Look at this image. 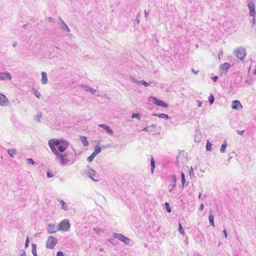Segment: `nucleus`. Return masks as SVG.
<instances>
[{"label": "nucleus", "instance_id": "52", "mask_svg": "<svg viewBox=\"0 0 256 256\" xmlns=\"http://www.w3.org/2000/svg\"><path fill=\"white\" fill-rule=\"evenodd\" d=\"M212 79L214 80V82H216L218 79V77L217 76H214L212 77Z\"/></svg>", "mask_w": 256, "mask_h": 256}, {"label": "nucleus", "instance_id": "22", "mask_svg": "<svg viewBox=\"0 0 256 256\" xmlns=\"http://www.w3.org/2000/svg\"><path fill=\"white\" fill-rule=\"evenodd\" d=\"M227 146H228V142L226 140H225L224 142V143L221 146V147L220 148V152L222 153L224 152L226 150Z\"/></svg>", "mask_w": 256, "mask_h": 256}, {"label": "nucleus", "instance_id": "41", "mask_svg": "<svg viewBox=\"0 0 256 256\" xmlns=\"http://www.w3.org/2000/svg\"><path fill=\"white\" fill-rule=\"evenodd\" d=\"M130 80L132 81V82L136 83V84H140L138 82H140V80H138L134 78H130Z\"/></svg>", "mask_w": 256, "mask_h": 256}, {"label": "nucleus", "instance_id": "12", "mask_svg": "<svg viewBox=\"0 0 256 256\" xmlns=\"http://www.w3.org/2000/svg\"><path fill=\"white\" fill-rule=\"evenodd\" d=\"M230 67L228 62H225L220 66V71L222 73H226Z\"/></svg>", "mask_w": 256, "mask_h": 256}, {"label": "nucleus", "instance_id": "51", "mask_svg": "<svg viewBox=\"0 0 256 256\" xmlns=\"http://www.w3.org/2000/svg\"><path fill=\"white\" fill-rule=\"evenodd\" d=\"M237 133L238 134H240V135H242L244 132V130H238L236 131Z\"/></svg>", "mask_w": 256, "mask_h": 256}, {"label": "nucleus", "instance_id": "61", "mask_svg": "<svg viewBox=\"0 0 256 256\" xmlns=\"http://www.w3.org/2000/svg\"><path fill=\"white\" fill-rule=\"evenodd\" d=\"M202 196V194L200 192L198 194V198H200Z\"/></svg>", "mask_w": 256, "mask_h": 256}, {"label": "nucleus", "instance_id": "31", "mask_svg": "<svg viewBox=\"0 0 256 256\" xmlns=\"http://www.w3.org/2000/svg\"><path fill=\"white\" fill-rule=\"evenodd\" d=\"M212 146V143L209 140H208L206 142V150L210 151L211 150Z\"/></svg>", "mask_w": 256, "mask_h": 256}, {"label": "nucleus", "instance_id": "2", "mask_svg": "<svg viewBox=\"0 0 256 256\" xmlns=\"http://www.w3.org/2000/svg\"><path fill=\"white\" fill-rule=\"evenodd\" d=\"M86 174L88 175V176L94 182H98L100 180L99 174L90 166L87 167Z\"/></svg>", "mask_w": 256, "mask_h": 256}, {"label": "nucleus", "instance_id": "37", "mask_svg": "<svg viewBox=\"0 0 256 256\" xmlns=\"http://www.w3.org/2000/svg\"><path fill=\"white\" fill-rule=\"evenodd\" d=\"M166 208L168 212H171V208H170L169 204L168 202L165 203Z\"/></svg>", "mask_w": 256, "mask_h": 256}, {"label": "nucleus", "instance_id": "60", "mask_svg": "<svg viewBox=\"0 0 256 256\" xmlns=\"http://www.w3.org/2000/svg\"><path fill=\"white\" fill-rule=\"evenodd\" d=\"M201 106H202V102H199L198 104V106L200 107Z\"/></svg>", "mask_w": 256, "mask_h": 256}, {"label": "nucleus", "instance_id": "15", "mask_svg": "<svg viewBox=\"0 0 256 256\" xmlns=\"http://www.w3.org/2000/svg\"><path fill=\"white\" fill-rule=\"evenodd\" d=\"M232 108L233 109L239 110L242 108V106L238 100H235L232 102Z\"/></svg>", "mask_w": 256, "mask_h": 256}, {"label": "nucleus", "instance_id": "33", "mask_svg": "<svg viewBox=\"0 0 256 256\" xmlns=\"http://www.w3.org/2000/svg\"><path fill=\"white\" fill-rule=\"evenodd\" d=\"M189 174L190 178H192L194 176V170L192 167H190V170H189Z\"/></svg>", "mask_w": 256, "mask_h": 256}, {"label": "nucleus", "instance_id": "39", "mask_svg": "<svg viewBox=\"0 0 256 256\" xmlns=\"http://www.w3.org/2000/svg\"><path fill=\"white\" fill-rule=\"evenodd\" d=\"M253 18L252 20H250V22L252 23V26H253L256 23V18H255V16H256V15L254 16H252Z\"/></svg>", "mask_w": 256, "mask_h": 256}, {"label": "nucleus", "instance_id": "34", "mask_svg": "<svg viewBox=\"0 0 256 256\" xmlns=\"http://www.w3.org/2000/svg\"><path fill=\"white\" fill-rule=\"evenodd\" d=\"M214 100V98L212 94H210L208 97V101L210 104H213Z\"/></svg>", "mask_w": 256, "mask_h": 256}, {"label": "nucleus", "instance_id": "17", "mask_svg": "<svg viewBox=\"0 0 256 256\" xmlns=\"http://www.w3.org/2000/svg\"><path fill=\"white\" fill-rule=\"evenodd\" d=\"M41 74H42V84H45L48 82L47 74L44 72H42Z\"/></svg>", "mask_w": 256, "mask_h": 256}, {"label": "nucleus", "instance_id": "29", "mask_svg": "<svg viewBox=\"0 0 256 256\" xmlns=\"http://www.w3.org/2000/svg\"><path fill=\"white\" fill-rule=\"evenodd\" d=\"M178 232L181 234H184V232L182 228V226L181 223L179 222H178Z\"/></svg>", "mask_w": 256, "mask_h": 256}, {"label": "nucleus", "instance_id": "7", "mask_svg": "<svg viewBox=\"0 0 256 256\" xmlns=\"http://www.w3.org/2000/svg\"><path fill=\"white\" fill-rule=\"evenodd\" d=\"M58 226L60 230L67 232L70 229V224L68 220H62L60 223L58 224Z\"/></svg>", "mask_w": 256, "mask_h": 256}, {"label": "nucleus", "instance_id": "62", "mask_svg": "<svg viewBox=\"0 0 256 256\" xmlns=\"http://www.w3.org/2000/svg\"><path fill=\"white\" fill-rule=\"evenodd\" d=\"M26 26H27V24H24V25H23L22 27H23L24 28H25Z\"/></svg>", "mask_w": 256, "mask_h": 256}, {"label": "nucleus", "instance_id": "42", "mask_svg": "<svg viewBox=\"0 0 256 256\" xmlns=\"http://www.w3.org/2000/svg\"><path fill=\"white\" fill-rule=\"evenodd\" d=\"M150 127H152V128H154V124H152V125L151 126H150L144 128L143 129V130H144V131H145V132H148V130H149V128H150Z\"/></svg>", "mask_w": 256, "mask_h": 256}, {"label": "nucleus", "instance_id": "54", "mask_svg": "<svg viewBox=\"0 0 256 256\" xmlns=\"http://www.w3.org/2000/svg\"><path fill=\"white\" fill-rule=\"evenodd\" d=\"M222 232H223V234L224 235V237L226 238H227V232H226V230H224Z\"/></svg>", "mask_w": 256, "mask_h": 256}, {"label": "nucleus", "instance_id": "44", "mask_svg": "<svg viewBox=\"0 0 256 256\" xmlns=\"http://www.w3.org/2000/svg\"><path fill=\"white\" fill-rule=\"evenodd\" d=\"M173 178H174V183L171 184V185H172L173 187H174L176 186V178L175 176H173Z\"/></svg>", "mask_w": 256, "mask_h": 256}, {"label": "nucleus", "instance_id": "46", "mask_svg": "<svg viewBox=\"0 0 256 256\" xmlns=\"http://www.w3.org/2000/svg\"><path fill=\"white\" fill-rule=\"evenodd\" d=\"M173 178H174V183L171 184V185H172L173 187H174L176 186V178L175 176H173Z\"/></svg>", "mask_w": 256, "mask_h": 256}, {"label": "nucleus", "instance_id": "56", "mask_svg": "<svg viewBox=\"0 0 256 256\" xmlns=\"http://www.w3.org/2000/svg\"><path fill=\"white\" fill-rule=\"evenodd\" d=\"M204 208V204H202L200 206V210L202 211L203 210Z\"/></svg>", "mask_w": 256, "mask_h": 256}, {"label": "nucleus", "instance_id": "49", "mask_svg": "<svg viewBox=\"0 0 256 256\" xmlns=\"http://www.w3.org/2000/svg\"><path fill=\"white\" fill-rule=\"evenodd\" d=\"M192 72L195 74H198L199 70H196L194 68H192Z\"/></svg>", "mask_w": 256, "mask_h": 256}, {"label": "nucleus", "instance_id": "50", "mask_svg": "<svg viewBox=\"0 0 256 256\" xmlns=\"http://www.w3.org/2000/svg\"><path fill=\"white\" fill-rule=\"evenodd\" d=\"M56 256H64V254L62 252H58Z\"/></svg>", "mask_w": 256, "mask_h": 256}, {"label": "nucleus", "instance_id": "3", "mask_svg": "<svg viewBox=\"0 0 256 256\" xmlns=\"http://www.w3.org/2000/svg\"><path fill=\"white\" fill-rule=\"evenodd\" d=\"M234 54L240 60L244 58L246 55V50L242 46H239L234 50Z\"/></svg>", "mask_w": 256, "mask_h": 256}, {"label": "nucleus", "instance_id": "14", "mask_svg": "<svg viewBox=\"0 0 256 256\" xmlns=\"http://www.w3.org/2000/svg\"><path fill=\"white\" fill-rule=\"evenodd\" d=\"M98 126L104 129L109 134L112 135L114 134L113 130L110 128L106 124H100Z\"/></svg>", "mask_w": 256, "mask_h": 256}, {"label": "nucleus", "instance_id": "10", "mask_svg": "<svg viewBox=\"0 0 256 256\" xmlns=\"http://www.w3.org/2000/svg\"><path fill=\"white\" fill-rule=\"evenodd\" d=\"M12 76L10 72H0V80H11Z\"/></svg>", "mask_w": 256, "mask_h": 256}, {"label": "nucleus", "instance_id": "19", "mask_svg": "<svg viewBox=\"0 0 256 256\" xmlns=\"http://www.w3.org/2000/svg\"><path fill=\"white\" fill-rule=\"evenodd\" d=\"M208 220L211 226H214V217L212 214V210H210V214L208 216Z\"/></svg>", "mask_w": 256, "mask_h": 256}, {"label": "nucleus", "instance_id": "45", "mask_svg": "<svg viewBox=\"0 0 256 256\" xmlns=\"http://www.w3.org/2000/svg\"><path fill=\"white\" fill-rule=\"evenodd\" d=\"M173 178H174V183L171 184V185H172L173 187H174L176 186V178L175 176H173Z\"/></svg>", "mask_w": 256, "mask_h": 256}, {"label": "nucleus", "instance_id": "47", "mask_svg": "<svg viewBox=\"0 0 256 256\" xmlns=\"http://www.w3.org/2000/svg\"><path fill=\"white\" fill-rule=\"evenodd\" d=\"M139 16H140V14L136 16V22L138 24H139L140 22Z\"/></svg>", "mask_w": 256, "mask_h": 256}, {"label": "nucleus", "instance_id": "24", "mask_svg": "<svg viewBox=\"0 0 256 256\" xmlns=\"http://www.w3.org/2000/svg\"><path fill=\"white\" fill-rule=\"evenodd\" d=\"M32 251L34 256H38L36 253V244H32Z\"/></svg>", "mask_w": 256, "mask_h": 256}, {"label": "nucleus", "instance_id": "58", "mask_svg": "<svg viewBox=\"0 0 256 256\" xmlns=\"http://www.w3.org/2000/svg\"><path fill=\"white\" fill-rule=\"evenodd\" d=\"M20 256H26L25 251H23L20 254Z\"/></svg>", "mask_w": 256, "mask_h": 256}, {"label": "nucleus", "instance_id": "35", "mask_svg": "<svg viewBox=\"0 0 256 256\" xmlns=\"http://www.w3.org/2000/svg\"><path fill=\"white\" fill-rule=\"evenodd\" d=\"M140 84L144 85V86L147 87L150 86V84L146 82L144 80H140V82H138Z\"/></svg>", "mask_w": 256, "mask_h": 256}, {"label": "nucleus", "instance_id": "28", "mask_svg": "<svg viewBox=\"0 0 256 256\" xmlns=\"http://www.w3.org/2000/svg\"><path fill=\"white\" fill-rule=\"evenodd\" d=\"M42 118V113L41 112H38V114L34 116V119L38 122H40V120Z\"/></svg>", "mask_w": 256, "mask_h": 256}, {"label": "nucleus", "instance_id": "63", "mask_svg": "<svg viewBox=\"0 0 256 256\" xmlns=\"http://www.w3.org/2000/svg\"><path fill=\"white\" fill-rule=\"evenodd\" d=\"M114 239H112L110 240V242L112 243V241H114Z\"/></svg>", "mask_w": 256, "mask_h": 256}, {"label": "nucleus", "instance_id": "53", "mask_svg": "<svg viewBox=\"0 0 256 256\" xmlns=\"http://www.w3.org/2000/svg\"><path fill=\"white\" fill-rule=\"evenodd\" d=\"M181 180H182V186H184V184H185V182H186L185 178H181Z\"/></svg>", "mask_w": 256, "mask_h": 256}, {"label": "nucleus", "instance_id": "23", "mask_svg": "<svg viewBox=\"0 0 256 256\" xmlns=\"http://www.w3.org/2000/svg\"><path fill=\"white\" fill-rule=\"evenodd\" d=\"M152 115L158 116L159 118H164L165 120H167L169 118L167 114H152Z\"/></svg>", "mask_w": 256, "mask_h": 256}, {"label": "nucleus", "instance_id": "26", "mask_svg": "<svg viewBox=\"0 0 256 256\" xmlns=\"http://www.w3.org/2000/svg\"><path fill=\"white\" fill-rule=\"evenodd\" d=\"M102 150V148L98 146H96L95 148L94 152H92L94 155L96 156L98 155L99 153Z\"/></svg>", "mask_w": 256, "mask_h": 256}, {"label": "nucleus", "instance_id": "36", "mask_svg": "<svg viewBox=\"0 0 256 256\" xmlns=\"http://www.w3.org/2000/svg\"><path fill=\"white\" fill-rule=\"evenodd\" d=\"M34 96L38 98H40L41 96L40 93L38 90H34Z\"/></svg>", "mask_w": 256, "mask_h": 256}, {"label": "nucleus", "instance_id": "1", "mask_svg": "<svg viewBox=\"0 0 256 256\" xmlns=\"http://www.w3.org/2000/svg\"><path fill=\"white\" fill-rule=\"evenodd\" d=\"M48 144L52 152L60 158V164L62 166H64L70 162V160L66 158V155L62 154L68 146V141L63 139L52 138L48 140Z\"/></svg>", "mask_w": 256, "mask_h": 256}, {"label": "nucleus", "instance_id": "59", "mask_svg": "<svg viewBox=\"0 0 256 256\" xmlns=\"http://www.w3.org/2000/svg\"><path fill=\"white\" fill-rule=\"evenodd\" d=\"M16 46H17V42H15L13 44V45H12V46H13L14 47H16Z\"/></svg>", "mask_w": 256, "mask_h": 256}, {"label": "nucleus", "instance_id": "43", "mask_svg": "<svg viewBox=\"0 0 256 256\" xmlns=\"http://www.w3.org/2000/svg\"><path fill=\"white\" fill-rule=\"evenodd\" d=\"M54 176V174L50 172H47V177L48 178H52Z\"/></svg>", "mask_w": 256, "mask_h": 256}, {"label": "nucleus", "instance_id": "20", "mask_svg": "<svg viewBox=\"0 0 256 256\" xmlns=\"http://www.w3.org/2000/svg\"><path fill=\"white\" fill-rule=\"evenodd\" d=\"M80 140L84 146H88V142L87 140V138L84 136H81L80 137Z\"/></svg>", "mask_w": 256, "mask_h": 256}, {"label": "nucleus", "instance_id": "6", "mask_svg": "<svg viewBox=\"0 0 256 256\" xmlns=\"http://www.w3.org/2000/svg\"><path fill=\"white\" fill-rule=\"evenodd\" d=\"M148 100L150 102H151L157 106H160L164 108H167L168 107V105L166 104V102H164V101L160 100H158L154 97H150L149 98Z\"/></svg>", "mask_w": 256, "mask_h": 256}, {"label": "nucleus", "instance_id": "57", "mask_svg": "<svg viewBox=\"0 0 256 256\" xmlns=\"http://www.w3.org/2000/svg\"><path fill=\"white\" fill-rule=\"evenodd\" d=\"M180 176H181V178H185L184 173L182 172H181Z\"/></svg>", "mask_w": 256, "mask_h": 256}, {"label": "nucleus", "instance_id": "30", "mask_svg": "<svg viewBox=\"0 0 256 256\" xmlns=\"http://www.w3.org/2000/svg\"><path fill=\"white\" fill-rule=\"evenodd\" d=\"M94 231L96 232L98 234H101L103 233V230L98 228H94Z\"/></svg>", "mask_w": 256, "mask_h": 256}, {"label": "nucleus", "instance_id": "16", "mask_svg": "<svg viewBox=\"0 0 256 256\" xmlns=\"http://www.w3.org/2000/svg\"><path fill=\"white\" fill-rule=\"evenodd\" d=\"M59 20H60L61 24H62V26H61V29L62 30H64L67 32H70V30L68 26L64 22V21L62 19V18H59Z\"/></svg>", "mask_w": 256, "mask_h": 256}, {"label": "nucleus", "instance_id": "25", "mask_svg": "<svg viewBox=\"0 0 256 256\" xmlns=\"http://www.w3.org/2000/svg\"><path fill=\"white\" fill-rule=\"evenodd\" d=\"M150 166H151L150 170H151L152 173H153L154 170L155 168V162L154 160V158L152 156H151V158H150Z\"/></svg>", "mask_w": 256, "mask_h": 256}, {"label": "nucleus", "instance_id": "13", "mask_svg": "<svg viewBox=\"0 0 256 256\" xmlns=\"http://www.w3.org/2000/svg\"><path fill=\"white\" fill-rule=\"evenodd\" d=\"M81 87L84 90H85L86 92H90L93 94H95V92H96V90L94 89L93 88L90 87L88 85L82 84L81 86Z\"/></svg>", "mask_w": 256, "mask_h": 256}, {"label": "nucleus", "instance_id": "55", "mask_svg": "<svg viewBox=\"0 0 256 256\" xmlns=\"http://www.w3.org/2000/svg\"><path fill=\"white\" fill-rule=\"evenodd\" d=\"M144 12L145 16L146 17L149 14V11L148 10H144Z\"/></svg>", "mask_w": 256, "mask_h": 256}, {"label": "nucleus", "instance_id": "18", "mask_svg": "<svg viewBox=\"0 0 256 256\" xmlns=\"http://www.w3.org/2000/svg\"><path fill=\"white\" fill-rule=\"evenodd\" d=\"M202 138L201 134L199 130H196L194 134V140L196 142H198Z\"/></svg>", "mask_w": 256, "mask_h": 256}, {"label": "nucleus", "instance_id": "27", "mask_svg": "<svg viewBox=\"0 0 256 256\" xmlns=\"http://www.w3.org/2000/svg\"><path fill=\"white\" fill-rule=\"evenodd\" d=\"M8 153L11 157L13 158L16 153V150L14 149L8 150Z\"/></svg>", "mask_w": 256, "mask_h": 256}, {"label": "nucleus", "instance_id": "38", "mask_svg": "<svg viewBox=\"0 0 256 256\" xmlns=\"http://www.w3.org/2000/svg\"><path fill=\"white\" fill-rule=\"evenodd\" d=\"M27 162H28V164H34V162L33 160L31 158H28L27 159Z\"/></svg>", "mask_w": 256, "mask_h": 256}, {"label": "nucleus", "instance_id": "5", "mask_svg": "<svg viewBox=\"0 0 256 256\" xmlns=\"http://www.w3.org/2000/svg\"><path fill=\"white\" fill-rule=\"evenodd\" d=\"M113 236L114 238L122 241L126 244H129L132 240L121 234L114 232Z\"/></svg>", "mask_w": 256, "mask_h": 256}, {"label": "nucleus", "instance_id": "4", "mask_svg": "<svg viewBox=\"0 0 256 256\" xmlns=\"http://www.w3.org/2000/svg\"><path fill=\"white\" fill-rule=\"evenodd\" d=\"M58 239L53 236H50L48 238L46 244V247L47 248L52 249L58 243Z\"/></svg>", "mask_w": 256, "mask_h": 256}, {"label": "nucleus", "instance_id": "48", "mask_svg": "<svg viewBox=\"0 0 256 256\" xmlns=\"http://www.w3.org/2000/svg\"><path fill=\"white\" fill-rule=\"evenodd\" d=\"M28 244H29V238L28 237L26 240V243H25V246H26V248L28 247Z\"/></svg>", "mask_w": 256, "mask_h": 256}, {"label": "nucleus", "instance_id": "8", "mask_svg": "<svg viewBox=\"0 0 256 256\" xmlns=\"http://www.w3.org/2000/svg\"><path fill=\"white\" fill-rule=\"evenodd\" d=\"M248 6L250 10L249 14L250 16H254L256 14L254 3L253 0H247Z\"/></svg>", "mask_w": 256, "mask_h": 256}, {"label": "nucleus", "instance_id": "11", "mask_svg": "<svg viewBox=\"0 0 256 256\" xmlns=\"http://www.w3.org/2000/svg\"><path fill=\"white\" fill-rule=\"evenodd\" d=\"M9 102L6 96L0 94V105L3 106H7Z\"/></svg>", "mask_w": 256, "mask_h": 256}, {"label": "nucleus", "instance_id": "64", "mask_svg": "<svg viewBox=\"0 0 256 256\" xmlns=\"http://www.w3.org/2000/svg\"><path fill=\"white\" fill-rule=\"evenodd\" d=\"M254 74H256V68L254 70Z\"/></svg>", "mask_w": 256, "mask_h": 256}, {"label": "nucleus", "instance_id": "9", "mask_svg": "<svg viewBox=\"0 0 256 256\" xmlns=\"http://www.w3.org/2000/svg\"><path fill=\"white\" fill-rule=\"evenodd\" d=\"M47 230L48 233L50 234H54L58 231H60L58 224L57 225L52 224H48V226Z\"/></svg>", "mask_w": 256, "mask_h": 256}, {"label": "nucleus", "instance_id": "32", "mask_svg": "<svg viewBox=\"0 0 256 256\" xmlns=\"http://www.w3.org/2000/svg\"><path fill=\"white\" fill-rule=\"evenodd\" d=\"M96 156L94 155V154L93 153H92L91 154V155L90 156H89L87 158V160L89 162H92L93 160L94 159V157Z\"/></svg>", "mask_w": 256, "mask_h": 256}, {"label": "nucleus", "instance_id": "40", "mask_svg": "<svg viewBox=\"0 0 256 256\" xmlns=\"http://www.w3.org/2000/svg\"><path fill=\"white\" fill-rule=\"evenodd\" d=\"M132 118H137L138 119H140V116L139 114H133L132 115Z\"/></svg>", "mask_w": 256, "mask_h": 256}, {"label": "nucleus", "instance_id": "21", "mask_svg": "<svg viewBox=\"0 0 256 256\" xmlns=\"http://www.w3.org/2000/svg\"><path fill=\"white\" fill-rule=\"evenodd\" d=\"M60 204L62 206V209L67 211L68 210V204L62 200H59Z\"/></svg>", "mask_w": 256, "mask_h": 256}]
</instances>
